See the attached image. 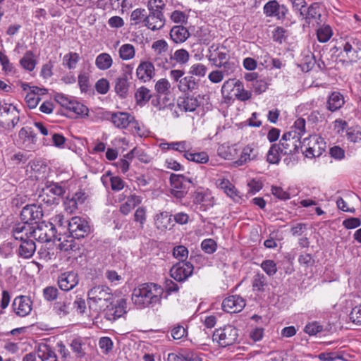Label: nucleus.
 Instances as JSON below:
<instances>
[{"label": "nucleus", "mask_w": 361, "mask_h": 361, "mask_svg": "<svg viewBox=\"0 0 361 361\" xmlns=\"http://www.w3.org/2000/svg\"><path fill=\"white\" fill-rule=\"evenodd\" d=\"M163 288L154 283H145L133 290L131 300L137 309H144L159 304L161 300Z\"/></svg>", "instance_id": "obj_1"}, {"label": "nucleus", "mask_w": 361, "mask_h": 361, "mask_svg": "<svg viewBox=\"0 0 361 361\" xmlns=\"http://www.w3.org/2000/svg\"><path fill=\"white\" fill-rule=\"evenodd\" d=\"M305 120L302 118H298L290 130L285 133L279 143L281 147V153L283 155L293 154L298 152L301 147V137L305 133Z\"/></svg>", "instance_id": "obj_2"}, {"label": "nucleus", "mask_w": 361, "mask_h": 361, "mask_svg": "<svg viewBox=\"0 0 361 361\" xmlns=\"http://www.w3.org/2000/svg\"><path fill=\"white\" fill-rule=\"evenodd\" d=\"M20 119V113L11 104H0V126L8 133L13 130Z\"/></svg>", "instance_id": "obj_3"}, {"label": "nucleus", "mask_w": 361, "mask_h": 361, "mask_svg": "<svg viewBox=\"0 0 361 361\" xmlns=\"http://www.w3.org/2000/svg\"><path fill=\"white\" fill-rule=\"evenodd\" d=\"M87 296L89 303L98 306L100 310L104 309L114 299L111 288L103 285L92 288L88 291Z\"/></svg>", "instance_id": "obj_4"}, {"label": "nucleus", "mask_w": 361, "mask_h": 361, "mask_svg": "<svg viewBox=\"0 0 361 361\" xmlns=\"http://www.w3.org/2000/svg\"><path fill=\"white\" fill-rule=\"evenodd\" d=\"M171 193L177 199H182L188 192L191 186L195 185L194 180L183 175L172 173L170 176Z\"/></svg>", "instance_id": "obj_5"}, {"label": "nucleus", "mask_w": 361, "mask_h": 361, "mask_svg": "<svg viewBox=\"0 0 361 361\" xmlns=\"http://www.w3.org/2000/svg\"><path fill=\"white\" fill-rule=\"evenodd\" d=\"M238 338V330L232 325H227L217 329L213 334V340L221 347H226L235 343Z\"/></svg>", "instance_id": "obj_6"}, {"label": "nucleus", "mask_w": 361, "mask_h": 361, "mask_svg": "<svg viewBox=\"0 0 361 361\" xmlns=\"http://www.w3.org/2000/svg\"><path fill=\"white\" fill-rule=\"evenodd\" d=\"M302 145L307 146L304 154L309 158L319 157L326 147L324 138L317 135H310L308 138H305Z\"/></svg>", "instance_id": "obj_7"}, {"label": "nucleus", "mask_w": 361, "mask_h": 361, "mask_svg": "<svg viewBox=\"0 0 361 361\" xmlns=\"http://www.w3.org/2000/svg\"><path fill=\"white\" fill-rule=\"evenodd\" d=\"M32 239L39 242L47 243L56 239L60 240L61 238L57 237V231L54 227L45 222H42L36 228L34 226Z\"/></svg>", "instance_id": "obj_8"}, {"label": "nucleus", "mask_w": 361, "mask_h": 361, "mask_svg": "<svg viewBox=\"0 0 361 361\" xmlns=\"http://www.w3.org/2000/svg\"><path fill=\"white\" fill-rule=\"evenodd\" d=\"M342 45L343 51L350 63H356L361 59L359 56L361 51V39L355 36L347 37Z\"/></svg>", "instance_id": "obj_9"}, {"label": "nucleus", "mask_w": 361, "mask_h": 361, "mask_svg": "<svg viewBox=\"0 0 361 361\" xmlns=\"http://www.w3.org/2000/svg\"><path fill=\"white\" fill-rule=\"evenodd\" d=\"M67 230L73 238L79 239L90 233V227L85 219L74 216L68 221Z\"/></svg>", "instance_id": "obj_10"}, {"label": "nucleus", "mask_w": 361, "mask_h": 361, "mask_svg": "<svg viewBox=\"0 0 361 361\" xmlns=\"http://www.w3.org/2000/svg\"><path fill=\"white\" fill-rule=\"evenodd\" d=\"M13 141L18 147L31 150L36 142V136L31 128L23 127L16 135Z\"/></svg>", "instance_id": "obj_11"}, {"label": "nucleus", "mask_w": 361, "mask_h": 361, "mask_svg": "<svg viewBox=\"0 0 361 361\" xmlns=\"http://www.w3.org/2000/svg\"><path fill=\"white\" fill-rule=\"evenodd\" d=\"M194 267L190 262H178L170 269V276L178 282L185 281L193 273Z\"/></svg>", "instance_id": "obj_12"}, {"label": "nucleus", "mask_w": 361, "mask_h": 361, "mask_svg": "<svg viewBox=\"0 0 361 361\" xmlns=\"http://www.w3.org/2000/svg\"><path fill=\"white\" fill-rule=\"evenodd\" d=\"M104 308V317L109 321H115L127 312V300L121 298L115 304L113 300Z\"/></svg>", "instance_id": "obj_13"}, {"label": "nucleus", "mask_w": 361, "mask_h": 361, "mask_svg": "<svg viewBox=\"0 0 361 361\" xmlns=\"http://www.w3.org/2000/svg\"><path fill=\"white\" fill-rule=\"evenodd\" d=\"M43 216L42 207L35 204L25 206L20 212V219L23 223L31 226L37 224Z\"/></svg>", "instance_id": "obj_14"}, {"label": "nucleus", "mask_w": 361, "mask_h": 361, "mask_svg": "<svg viewBox=\"0 0 361 361\" xmlns=\"http://www.w3.org/2000/svg\"><path fill=\"white\" fill-rule=\"evenodd\" d=\"M152 48L156 54L154 61L157 65L167 68L169 61L165 54L169 49L168 43L164 39H159L153 42Z\"/></svg>", "instance_id": "obj_15"}, {"label": "nucleus", "mask_w": 361, "mask_h": 361, "mask_svg": "<svg viewBox=\"0 0 361 361\" xmlns=\"http://www.w3.org/2000/svg\"><path fill=\"white\" fill-rule=\"evenodd\" d=\"M12 308L16 315L23 317L28 315L32 308V302L30 297L19 295L14 298Z\"/></svg>", "instance_id": "obj_16"}, {"label": "nucleus", "mask_w": 361, "mask_h": 361, "mask_svg": "<svg viewBox=\"0 0 361 361\" xmlns=\"http://www.w3.org/2000/svg\"><path fill=\"white\" fill-rule=\"evenodd\" d=\"M222 309L228 313L240 312L245 306L244 299L237 295H230L222 302Z\"/></svg>", "instance_id": "obj_17"}, {"label": "nucleus", "mask_w": 361, "mask_h": 361, "mask_svg": "<svg viewBox=\"0 0 361 361\" xmlns=\"http://www.w3.org/2000/svg\"><path fill=\"white\" fill-rule=\"evenodd\" d=\"M34 226L26 223H19L16 224L12 228V235L16 240L20 242L32 239Z\"/></svg>", "instance_id": "obj_18"}, {"label": "nucleus", "mask_w": 361, "mask_h": 361, "mask_svg": "<svg viewBox=\"0 0 361 361\" xmlns=\"http://www.w3.org/2000/svg\"><path fill=\"white\" fill-rule=\"evenodd\" d=\"M78 283V274L73 271L61 274L58 279V285L59 288L64 291L72 290Z\"/></svg>", "instance_id": "obj_19"}, {"label": "nucleus", "mask_w": 361, "mask_h": 361, "mask_svg": "<svg viewBox=\"0 0 361 361\" xmlns=\"http://www.w3.org/2000/svg\"><path fill=\"white\" fill-rule=\"evenodd\" d=\"M264 13L267 17H276L278 19H283L285 18L288 10L285 6H280L276 0L269 1L263 8Z\"/></svg>", "instance_id": "obj_20"}, {"label": "nucleus", "mask_w": 361, "mask_h": 361, "mask_svg": "<svg viewBox=\"0 0 361 361\" xmlns=\"http://www.w3.org/2000/svg\"><path fill=\"white\" fill-rule=\"evenodd\" d=\"M165 21L164 13L149 11L148 14L146 13L145 26L152 31L161 30L164 26Z\"/></svg>", "instance_id": "obj_21"}, {"label": "nucleus", "mask_w": 361, "mask_h": 361, "mask_svg": "<svg viewBox=\"0 0 361 361\" xmlns=\"http://www.w3.org/2000/svg\"><path fill=\"white\" fill-rule=\"evenodd\" d=\"M321 8V5L319 3H313L307 9L305 8L304 11L300 12V16L308 24H310L312 22H316L319 24L322 22Z\"/></svg>", "instance_id": "obj_22"}, {"label": "nucleus", "mask_w": 361, "mask_h": 361, "mask_svg": "<svg viewBox=\"0 0 361 361\" xmlns=\"http://www.w3.org/2000/svg\"><path fill=\"white\" fill-rule=\"evenodd\" d=\"M72 310V298L71 296L60 297L53 307L54 312L60 317L67 316Z\"/></svg>", "instance_id": "obj_23"}, {"label": "nucleus", "mask_w": 361, "mask_h": 361, "mask_svg": "<svg viewBox=\"0 0 361 361\" xmlns=\"http://www.w3.org/2000/svg\"><path fill=\"white\" fill-rule=\"evenodd\" d=\"M136 75L143 82H149L155 75L153 63L150 61L141 62L136 69Z\"/></svg>", "instance_id": "obj_24"}, {"label": "nucleus", "mask_w": 361, "mask_h": 361, "mask_svg": "<svg viewBox=\"0 0 361 361\" xmlns=\"http://www.w3.org/2000/svg\"><path fill=\"white\" fill-rule=\"evenodd\" d=\"M111 121L118 128H126L130 123H136L133 116L127 112H116L111 114Z\"/></svg>", "instance_id": "obj_25"}, {"label": "nucleus", "mask_w": 361, "mask_h": 361, "mask_svg": "<svg viewBox=\"0 0 361 361\" xmlns=\"http://www.w3.org/2000/svg\"><path fill=\"white\" fill-rule=\"evenodd\" d=\"M216 184L234 202H240L241 201L242 198L240 192L228 179H218Z\"/></svg>", "instance_id": "obj_26"}, {"label": "nucleus", "mask_w": 361, "mask_h": 361, "mask_svg": "<svg viewBox=\"0 0 361 361\" xmlns=\"http://www.w3.org/2000/svg\"><path fill=\"white\" fill-rule=\"evenodd\" d=\"M345 104L344 96L339 92H332L327 97L326 109L331 112H336Z\"/></svg>", "instance_id": "obj_27"}, {"label": "nucleus", "mask_w": 361, "mask_h": 361, "mask_svg": "<svg viewBox=\"0 0 361 361\" xmlns=\"http://www.w3.org/2000/svg\"><path fill=\"white\" fill-rule=\"evenodd\" d=\"M257 156L258 149L257 146L254 143L248 144L243 149L240 158L235 163L238 166H242L247 161L256 159Z\"/></svg>", "instance_id": "obj_28"}, {"label": "nucleus", "mask_w": 361, "mask_h": 361, "mask_svg": "<svg viewBox=\"0 0 361 361\" xmlns=\"http://www.w3.org/2000/svg\"><path fill=\"white\" fill-rule=\"evenodd\" d=\"M200 105L197 97L191 95L179 97L178 99V106L180 110L185 112L194 111Z\"/></svg>", "instance_id": "obj_29"}, {"label": "nucleus", "mask_w": 361, "mask_h": 361, "mask_svg": "<svg viewBox=\"0 0 361 361\" xmlns=\"http://www.w3.org/2000/svg\"><path fill=\"white\" fill-rule=\"evenodd\" d=\"M134 221L137 224V228H133L132 231L133 236L135 237L138 234H140L141 231L144 228V225L147 221V210L144 207H138L133 215Z\"/></svg>", "instance_id": "obj_30"}, {"label": "nucleus", "mask_w": 361, "mask_h": 361, "mask_svg": "<svg viewBox=\"0 0 361 361\" xmlns=\"http://www.w3.org/2000/svg\"><path fill=\"white\" fill-rule=\"evenodd\" d=\"M171 217L168 212H160L154 216L155 227L161 231L170 229L171 227Z\"/></svg>", "instance_id": "obj_31"}, {"label": "nucleus", "mask_w": 361, "mask_h": 361, "mask_svg": "<svg viewBox=\"0 0 361 361\" xmlns=\"http://www.w3.org/2000/svg\"><path fill=\"white\" fill-rule=\"evenodd\" d=\"M190 35L188 29L183 25L173 26L170 31L171 39L176 44L183 43L189 38Z\"/></svg>", "instance_id": "obj_32"}, {"label": "nucleus", "mask_w": 361, "mask_h": 361, "mask_svg": "<svg viewBox=\"0 0 361 361\" xmlns=\"http://www.w3.org/2000/svg\"><path fill=\"white\" fill-rule=\"evenodd\" d=\"M35 250L36 245L34 239L27 240L20 243L18 250V255L23 259H29L33 256Z\"/></svg>", "instance_id": "obj_33"}, {"label": "nucleus", "mask_w": 361, "mask_h": 361, "mask_svg": "<svg viewBox=\"0 0 361 361\" xmlns=\"http://www.w3.org/2000/svg\"><path fill=\"white\" fill-rule=\"evenodd\" d=\"M37 356L42 361H58L55 351L46 343L39 345Z\"/></svg>", "instance_id": "obj_34"}, {"label": "nucleus", "mask_w": 361, "mask_h": 361, "mask_svg": "<svg viewBox=\"0 0 361 361\" xmlns=\"http://www.w3.org/2000/svg\"><path fill=\"white\" fill-rule=\"evenodd\" d=\"M68 221V220H65L63 215L59 214L53 216L48 224L56 229L59 235H61L66 234Z\"/></svg>", "instance_id": "obj_35"}, {"label": "nucleus", "mask_w": 361, "mask_h": 361, "mask_svg": "<svg viewBox=\"0 0 361 361\" xmlns=\"http://www.w3.org/2000/svg\"><path fill=\"white\" fill-rule=\"evenodd\" d=\"M177 86L180 92H188L196 90L198 88V83L193 76H185L179 80Z\"/></svg>", "instance_id": "obj_36"}, {"label": "nucleus", "mask_w": 361, "mask_h": 361, "mask_svg": "<svg viewBox=\"0 0 361 361\" xmlns=\"http://www.w3.org/2000/svg\"><path fill=\"white\" fill-rule=\"evenodd\" d=\"M85 345V340L81 337L75 338L70 344L73 353L79 359L84 358L86 355Z\"/></svg>", "instance_id": "obj_37"}, {"label": "nucleus", "mask_w": 361, "mask_h": 361, "mask_svg": "<svg viewBox=\"0 0 361 361\" xmlns=\"http://www.w3.org/2000/svg\"><path fill=\"white\" fill-rule=\"evenodd\" d=\"M113 65L111 56L106 52L99 54L95 59V66L100 71H106Z\"/></svg>", "instance_id": "obj_38"}, {"label": "nucleus", "mask_w": 361, "mask_h": 361, "mask_svg": "<svg viewBox=\"0 0 361 361\" xmlns=\"http://www.w3.org/2000/svg\"><path fill=\"white\" fill-rule=\"evenodd\" d=\"M151 97L152 93L150 90L145 86L139 87L135 92L136 104L140 106L145 105L149 101Z\"/></svg>", "instance_id": "obj_39"}, {"label": "nucleus", "mask_w": 361, "mask_h": 361, "mask_svg": "<svg viewBox=\"0 0 361 361\" xmlns=\"http://www.w3.org/2000/svg\"><path fill=\"white\" fill-rule=\"evenodd\" d=\"M281 147L279 144H272L267 154V161L271 164H278L281 160Z\"/></svg>", "instance_id": "obj_40"}, {"label": "nucleus", "mask_w": 361, "mask_h": 361, "mask_svg": "<svg viewBox=\"0 0 361 361\" xmlns=\"http://www.w3.org/2000/svg\"><path fill=\"white\" fill-rule=\"evenodd\" d=\"M183 156L188 161L197 164H206L209 161V156L205 152H193L188 149Z\"/></svg>", "instance_id": "obj_41"}, {"label": "nucleus", "mask_w": 361, "mask_h": 361, "mask_svg": "<svg viewBox=\"0 0 361 361\" xmlns=\"http://www.w3.org/2000/svg\"><path fill=\"white\" fill-rule=\"evenodd\" d=\"M238 82L239 80H235L234 78H230L225 81L221 90L223 96L228 99L232 98V97L233 96V92H235Z\"/></svg>", "instance_id": "obj_42"}, {"label": "nucleus", "mask_w": 361, "mask_h": 361, "mask_svg": "<svg viewBox=\"0 0 361 361\" xmlns=\"http://www.w3.org/2000/svg\"><path fill=\"white\" fill-rule=\"evenodd\" d=\"M130 87V82L125 79L118 78L115 80L114 90L121 98H126L128 95Z\"/></svg>", "instance_id": "obj_43"}, {"label": "nucleus", "mask_w": 361, "mask_h": 361, "mask_svg": "<svg viewBox=\"0 0 361 361\" xmlns=\"http://www.w3.org/2000/svg\"><path fill=\"white\" fill-rule=\"evenodd\" d=\"M37 202L42 207V206H51L53 204H58L55 197L52 196L49 192H47V188L44 187L38 195L37 198Z\"/></svg>", "instance_id": "obj_44"}, {"label": "nucleus", "mask_w": 361, "mask_h": 361, "mask_svg": "<svg viewBox=\"0 0 361 361\" xmlns=\"http://www.w3.org/2000/svg\"><path fill=\"white\" fill-rule=\"evenodd\" d=\"M118 54L123 61L133 59L135 56V47L128 43L122 44L118 49Z\"/></svg>", "instance_id": "obj_45"}, {"label": "nucleus", "mask_w": 361, "mask_h": 361, "mask_svg": "<svg viewBox=\"0 0 361 361\" xmlns=\"http://www.w3.org/2000/svg\"><path fill=\"white\" fill-rule=\"evenodd\" d=\"M190 59L189 52L184 49H180L176 50L173 54L170 55L169 58V64L172 63V61H176L179 64H185L188 63Z\"/></svg>", "instance_id": "obj_46"}, {"label": "nucleus", "mask_w": 361, "mask_h": 361, "mask_svg": "<svg viewBox=\"0 0 361 361\" xmlns=\"http://www.w3.org/2000/svg\"><path fill=\"white\" fill-rule=\"evenodd\" d=\"M45 188H47V192H49L54 197H55V200L58 203L59 197H62L65 192V188L62 187L57 183H50L47 184Z\"/></svg>", "instance_id": "obj_47"}, {"label": "nucleus", "mask_w": 361, "mask_h": 361, "mask_svg": "<svg viewBox=\"0 0 361 361\" xmlns=\"http://www.w3.org/2000/svg\"><path fill=\"white\" fill-rule=\"evenodd\" d=\"M268 286L267 277L260 273L256 274L252 280V288L254 290L264 292L265 288Z\"/></svg>", "instance_id": "obj_48"}, {"label": "nucleus", "mask_w": 361, "mask_h": 361, "mask_svg": "<svg viewBox=\"0 0 361 361\" xmlns=\"http://www.w3.org/2000/svg\"><path fill=\"white\" fill-rule=\"evenodd\" d=\"M21 66L29 71L34 70L36 62L34 59V54L32 51H27L23 57L20 60Z\"/></svg>", "instance_id": "obj_49"}, {"label": "nucleus", "mask_w": 361, "mask_h": 361, "mask_svg": "<svg viewBox=\"0 0 361 361\" xmlns=\"http://www.w3.org/2000/svg\"><path fill=\"white\" fill-rule=\"evenodd\" d=\"M79 61L80 56L78 53L69 52L63 56V64L68 69L72 70L76 68Z\"/></svg>", "instance_id": "obj_50"}, {"label": "nucleus", "mask_w": 361, "mask_h": 361, "mask_svg": "<svg viewBox=\"0 0 361 361\" xmlns=\"http://www.w3.org/2000/svg\"><path fill=\"white\" fill-rule=\"evenodd\" d=\"M146 11L144 8H136L130 14L131 25H137L143 23L145 25Z\"/></svg>", "instance_id": "obj_51"}, {"label": "nucleus", "mask_w": 361, "mask_h": 361, "mask_svg": "<svg viewBox=\"0 0 361 361\" xmlns=\"http://www.w3.org/2000/svg\"><path fill=\"white\" fill-rule=\"evenodd\" d=\"M333 35L331 27L329 25H322L317 30V36L319 42H328Z\"/></svg>", "instance_id": "obj_52"}, {"label": "nucleus", "mask_w": 361, "mask_h": 361, "mask_svg": "<svg viewBox=\"0 0 361 361\" xmlns=\"http://www.w3.org/2000/svg\"><path fill=\"white\" fill-rule=\"evenodd\" d=\"M233 96L240 101L245 102L251 98L252 92L245 90L243 82L239 80Z\"/></svg>", "instance_id": "obj_53"}, {"label": "nucleus", "mask_w": 361, "mask_h": 361, "mask_svg": "<svg viewBox=\"0 0 361 361\" xmlns=\"http://www.w3.org/2000/svg\"><path fill=\"white\" fill-rule=\"evenodd\" d=\"M170 332L172 339L176 341L183 339L188 336L187 329L180 324L173 326Z\"/></svg>", "instance_id": "obj_54"}, {"label": "nucleus", "mask_w": 361, "mask_h": 361, "mask_svg": "<svg viewBox=\"0 0 361 361\" xmlns=\"http://www.w3.org/2000/svg\"><path fill=\"white\" fill-rule=\"evenodd\" d=\"M315 62H316V60H315L314 56L312 53H310L303 56L299 66L301 68V70L303 72L307 73L313 68V67L314 66Z\"/></svg>", "instance_id": "obj_55"}, {"label": "nucleus", "mask_w": 361, "mask_h": 361, "mask_svg": "<svg viewBox=\"0 0 361 361\" xmlns=\"http://www.w3.org/2000/svg\"><path fill=\"white\" fill-rule=\"evenodd\" d=\"M126 157L128 159L137 157L139 160L145 163L149 161V156L144 152L143 149L137 147L133 148L126 155Z\"/></svg>", "instance_id": "obj_56"}, {"label": "nucleus", "mask_w": 361, "mask_h": 361, "mask_svg": "<svg viewBox=\"0 0 361 361\" xmlns=\"http://www.w3.org/2000/svg\"><path fill=\"white\" fill-rule=\"evenodd\" d=\"M78 85L82 92L86 93L90 88V77L85 71L80 72L78 77Z\"/></svg>", "instance_id": "obj_57"}, {"label": "nucleus", "mask_w": 361, "mask_h": 361, "mask_svg": "<svg viewBox=\"0 0 361 361\" xmlns=\"http://www.w3.org/2000/svg\"><path fill=\"white\" fill-rule=\"evenodd\" d=\"M346 137L348 140L353 143L361 141V128L351 127L347 129Z\"/></svg>", "instance_id": "obj_58"}, {"label": "nucleus", "mask_w": 361, "mask_h": 361, "mask_svg": "<svg viewBox=\"0 0 361 361\" xmlns=\"http://www.w3.org/2000/svg\"><path fill=\"white\" fill-rule=\"evenodd\" d=\"M173 256L179 262H186L188 257V250L183 245L175 246L173 249Z\"/></svg>", "instance_id": "obj_59"}, {"label": "nucleus", "mask_w": 361, "mask_h": 361, "mask_svg": "<svg viewBox=\"0 0 361 361\" xmlns=\"http://www.w3.org/2000/svg\"><path fill=\"white\" fill-rule=\"evenodd\" d=\"M166 4L163 0H149L147 4L148 11L164 13Z\"/></svg>", "instance_id": "obj_60"}, {"label": "nucleus", "mask_w": 361, "mask_h": 361, "mask_svg": "<svg viewBox=\"0 0 361 361\" xmlns=\"http://www.w3.org/2000/svg\"><path fill=\"white\" fill-rule=\"evenodd\" d=\"M154 88L158 94H167L169 92L171 84L168 80L161 78L156 82Z\"/></svg>", "instance_id": "obj_61"}, {"label": "nucleus", "mask_w": 361, "mask_h": 361, "mask_svg": "<svg viewBox=\"0 0 361 361\" xmlns=\"http://www.w3.org/2000/svg\"><path fill=\"white\" fill-rule=\"evenodd\" d=\"M323 326L318 322H312L306 324L304 331L310 336H315L323 331Z\"/></svg>", "instance_id": "obj_62"}, {"label": "nucleus", "mask_w": 361, "mask_h": 361, "mask_svg": "<svg viewBox=\"0 0 361 361\" xmlns=\"http://www.w3.org/2000/svg\"><path fill=\"white\" fill-rule=\"evenodd\" d=\"M261 267L269 276H274L277 272L276 264L271 259L264 260Z\"/></svg>", "instance_id": "obj_63"}, {"label": "nucleus", "mask_w": 361, "mask_h": 361, "mask_svg": "<svg viewBox=\"0 0 361 361\" xmlns=\"http://www.w3.org/2000/svg\"><path fill=\"white\" fill-rule=\"evenodd\" d=\"M350 320L356 325L361 326V304L355 306L351 310L350 315Z\"/></svg>", "instance_id": "obj_64"}]
</instances>
